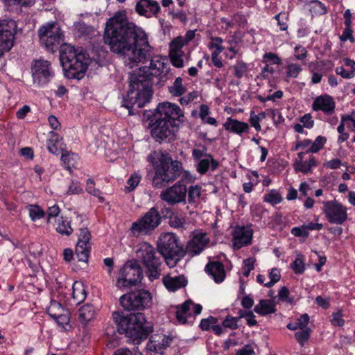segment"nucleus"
<instances>
[{
	"mask_svg": "<svg viewBox=\"0 0 355 355\" xmlns=\"http://www.w3.org/2000/svg\"><path fill=\"white\" fill-rule=\"evenodd\" d=\"M104 42L110 51L123 58L130 67L144 63L151 57V46L146 33L129 22L123 12H117L107 20Z\"/></svg>",
	"mask_w": 355,
	"mask_h": 355,
	"instance_id": "nucleus-1",
	"label": "nucleus"
},
{
	"mask_svg": "<svg viewBox=\"0 0 355 355\" xmlns=\"http://www.w3.org/2000/svg\"><path fill=\"white\" fill-rule=\"evenodd\" d=\"M170 71L168 64L159 58L151 59L150 65L139 68L130 76V89L122 101V106L128 110L130 115L139 113V109L148 103L153 94V79L164 81Z\"/></svg>",
	"mask_w": 355,
	"mask_h": 355,
	"instance_id": "nucleus-2",
	"label": "nucleus"
},
{
	"mask_svg": "<svg viewBox=\"0 0 355 355\" xmlns=\"http://www.w3.org/2000/svg\"><path fill=\"white\" fill-rule=\"evenodd\" d=\"M151 137L159 143L171 142L183 121L184 112L180 107L170 102L158 104L152 114L147 116Z\"/></svg>",
	"mask_w": 355,
	"mask_h": 355,
	"instance_id": "nucleus-3",
	"label": "nucleus"
},
{
	"mask_svg": "<svg viewBox=\"0 0 355 355\" xmlns=\"http://www.w3.org/2000/svg\"><path fill=\"white\" fill-rule=\"evenodd\" d=\"M155 175L152 185L155 189H162L174 182L181 174L182 164L178 160H173L171 155L166 150H155L148 156Z\"/></svg>",
	"mask_w": 355,
	"mask_h": 355,
	"instance_id": "nucleus-4",
	"label": "nucleus"
},
{
	"mask_svg": "<svg viewBox=\"0 0 355 355\" xmlns=\"http://www.w3.org/2000/svg\"><path fill=\"white\" fill-rule=\"evenodd\" d=\"M112 318L118 332L132 339L135 344H139L146 340L153 329L144 314L140 312L125 313L123 311H114L112 313Z\"/></svg>",
	"mask_w": 355,
	"mask_h": 355,
	"instance_id": "nucleus-5",
	"label": "nucleus"
},
{
	"mask_svg": "<svg viewBox=\"0 0 355 355\" xmlns=\"http://www.w3.org/2000/svg\"><path fill=\"white\" fill-rule=\"evenodd\" d=\"M60 60L67 78L80 80L87 69L89 57L83 50L64 44L61 46Z\"/></svg>",
	"mask_w": 355,
	"mask_h": 355,
	"instance_id": "nucleus-6",
	"label": "nucleus"
},
{
	"mask_svg": "<svg viewBox=\"0 0 355 355\" xmlns=\"http://www.w3.org/2000/svg\"><path fill=\"white\" fill-rule=\"evenodd\" d=\"M137 257L143 264L146 275L151 282L161 276L162 264L161 254L152 245L147 242L139 244L137 250Z\"/></svg>",
	"mask_w": 355,
	"mask_h": 355,
	"instance_id": "nucleus-7",
	"label": "nucleus"
},
{
	"mask_svg": "<svg viewBox=\"0 0 355 355\" xmlns=\"http://www.w3.org/2000/svg\"><path fill=\"white\" fill-rule=\"evenodd\" d=\"M157 249L170 268L175 267L185 256L184 249L178 245V238L173 233L168 232L160 236Z\"/></svg>",
	"mask_w": 355,
	"mask_h": 355,
	"instance_id": "nucleus-8",
	"label": "nucleus"
},
{
	"mask_svg": "<svg viewBox=\"0 0 355 355\" xmlns=\"http://www.w3.org/2000/svg\"><path fill=\"white\" fill-rule=\"evenodd\" d=\"M162 216L156 207H153L137 221L132 223L130 228L132 234L150 235L161 224Z\"/></svg>",
	"mask_w": 355,
	"mask_h": 355,
	"instance_id": "nucleus-9",
	"label": "nucleus"
},
{
	"mask_svg": "<svg viewBox=\"0 0 355 355\" xmlns=\"http://www.w3.org/2000/svg\"><path fill=\"white\" fill-rule=\"evenodd\" d=\"M142 279V268L135 259L128 261L119 270L116 281L119 288L136 286Z\"/></svg>",
	"mask_w": 355,
	"mask_h": 355,
	"instance_id": "nucleus-10",
	"label": "nucleus"
},
{
	"mask_svg": "<svg viewBox=\"0 0 355 355\" xmlns=\"http://www.w3.org/2000/svg\"><path fill=\"white\" fill-rule=\"evenodd\" d=\"M151 302V293L143 289L130 292L120 297L121 306L128 311L144 310L150 307Z\"/></svg>",
	"mask_w": 355,
	"mask_h": 355,
	"instance_id": "nucleus-11",
	"label": "nucleus"
},
{
	"mask_svg": "<svg viewBox=\"0 0 355 355\" xmlns=\"http://www.w3.org/2000/svg\"><path fill=\"white\" fill-rule=\"evenodd\" d=\"M40 42L46 49L51 52L55 51L63 40L62 33L59 25L55 22L48 23L38 30Z\"/></svg>",
	"mask_w": 355,
	"mask_h": 355,
	"instance_id": "nucleus-12",
	"label": "nucleus"
},
{
	"mask_svg": "<svg viewBox=\"0 0 355 355\" xmlns=\"http://www.w3.org/2000/svg\"><path fill=\"white\" fill-rule=\"evenodd\" d=\"M17 24L12 19L0 20V58L14 46Z\"/></svg>",
	"mask_w": 355,
	"mask_h": 355,
	"instance_id": "nucleus-13",
	"label": "nucleus"
},
{
	"mask_svg": "<svg viewBox=\"0 0 355 355\" xmlns=\"http://www.w3.org/2000/svg\"><path fill=\"white\" fill-rule=\"evenodd\" d=\"M31 73L33 83L40 87L47 85L55 75L51 62L42 59L34 61Z\"/></svg>",
	"mask_w": 355,
	"mask_h": 355,
	"instance_id": "nucleus-14",
	"label": "nucleus"
},
{
	"mask_svg": "<svg viewBox=\"0 0 355 355\" xmlns=\"http://www.w3.org/2000/svg\"><path fill=\"white\" fill-rule=\"evenodd\" d=\"M187 187L183 180H180L173 186L163 190L160 193L162 200L173 206L180 203L187 202Z\"/></svg>",
	"mask_w": 355,
	"mask_h": 355,
	"instance_id": "nucleus-15",
	"label": "nucleus"
},
{
	"mask_svg": "<svg viewBox=\"0 0 355 355\" xmlns=\"http://www.w3.org/2000/svg\"><path fill=\"white\" fill-rule=\"evenodd\" d=\"M324 212L329 223L341 225L347 218L345 207L336 200L327 201L324 204Z\"/></svg>",
	"mask_w": 355,
	"mask_h": 355,
	"instance_id": "nucleus-16",
	"label": "nucleus"
},
{
	"mask_svg": "<svg viewBox=\"0 0 355 355\" xmlns=\"http://www.w3.org/2000/svg\"><path fill=\"white\" fill-rule=\"evenodd\" d=\"M78 242L76 246V256L79 261L87 262L91 251V233L87 227L79 228Z\"/></svg>",
	"mask_w": 355,
	"mask_h": 355,
	"instance_id": "nucleus-17",
	"label": "nucleus"
},
{
	"mask_svg": "<svg viewBox=\"0 0 355 355\" xmlns=\"http://www.w3.org/2000/svg\"><path fill=\"white\" fill-rule=\"evenodd\" d=\"M253 230L250 227H236L233 232V246L234 249H240L251 243Z\"/></svg>",
	"mask_w": 355,
	"mask_h": 355,
	"instance_id": "nucleus-18",
	"label": "nucleus"
},
{
	"mask_svg": "<svg viewBox=\"0 0 355 355\" xmlns=\"http://www.w3.org/2000/svg\"><path fill=\"white\" fill-rule=\"evenodd\" d=\"M172 338L163 334H155L150 336L147 343L146 349L162 355L163 351L170 345Z\"/></svg>",
	"mask_w": 355,
	"mask_h": 355,
	"instance_id": "nucleus-19",
	"label": "nucleus"
},
{
	"mask_svg": "<svg viewBox=\"0 0 355 355\" xmlns=\"http://www.w3.org/2000/svg\"><path fill=\"white\" fill-rule=\"evenodd\" d=\"M209 243V239L206 234L199 233L196 234L188 241L184 250L185 254H188L191 257L199 254Z\"/></svg>",
	"mask_w": 355,
	"mask_h": 355,
	"instance_id": "nucleus-20",
	"label": "nucleus"
},
{
	"mask_svg": "<svg viewBox=\"0 0 355 355\" xmlns=\"http://www.w3.org/2000/svg\"><path fill=\"white\" fill-rule=\"evenodd\" d=\"M335 107L334 98L327 94L318 96L312 104L314 111H322L327 115H331L335 111Z\"/></svg>",
	"mask_w": 355,
	"mask_h": 355,
	"instance_id": "nucleus-21",
	"label": "nucleus"
},
{
	"mask_svg": "<svg viewBox=\"0 0 355 355\" xmlns=\"http://www.w3.org/2000/svg\"><path fill=\"white\" fill-rule=\"evenodd\" d=\"M135 10L139 15L150 17L157 15L160 10V6L155 0H139L135 6Z\"/></svg>",
	"mask_w": 355,
	"mask_h": 355,
	"instance_id": "nucleus-22",
	"label": "nucleus"
},
{
	"mask_svg": "<svg viewBox=\"0 0 355 355\" xmlns=\"http://www.w3.org/2000/svg\"><path fill=\"white\" fill-rule=\"evenodd\" d=\"M205 271L218 284L223 282L226 276L223 264L218 261H209L205 266Z\"/></svg>",
	"mask_w": 355,
	"mask_h": 355,
	"instance_id": "nucleus-23",
	"label": "nucleus"
},
{
	"mask_svg": "<svg viewBox=\"0 0 355 355\" xmlns=\"http://www.w3.org/2000/svg\"><path fill=\"white\" fill-rule=\"evenodd\" d=\"M162 282L167 290L172 292L185 287L188 283L187 278L182 275L172 277L168 274L162 278Z\"/></svg>",
	"mask_w": 355,
	"mask_h": 355,
	"instance_id": "nucleus-24",
	"label": "nucleus"
},
{
	"mask_svg": "<svg viewBox=\"0 0 355 355\" xmlns=\"http://www.w3.org/2000/svg\"><path fill=\"white\" fill-rule=\"evenodd\" d=\"M218 166V162L214 159L212 155H207V157L203 158L198 162L196 170L200 175H204L209 168L211 171H214Z\"/></svg>",
	"mask_w": 355,
	"mask_h": 355,
	"instance_id": "nucleus-25",
	"label": "nucleus"
},
{
	"mask_svg": "<svg viewBox=\"0 0 355 355\" xmlns=\"http://www.w3.org/2000/svg\"><path fill=\"white\" fill-rule=\"evenodd\" d=\"M223 126L226 130H229L238 135H241L243 132H248L249 130V125L247 123L233 119L231 117L227 119L226 122L223 124Z\"/></svg>",
	"mask_w": 355,
	"mask_h": 355,
	"instance_id": "nucleus-26",
	"label": "nucleus"
},
{
	"mask_svg": "<svg viewBox=\"0 0 355 355\" xmlns=\"http://www.w3.org/2000/svg\"><path fill=\"white\" fill-rule=\"evenodd\" d=\"M95 309L92 304L82 306L78 311V319L83 324H86L94 319Z\"/></svg>",
	"mask_w": 355,
	"mask_h": 355,
	"instance_id": "nucleus-27",
	"label": "nucleus"
},
{
	"mask_svg": "<svg viewBox=\"0 0 355 355\" xmlns=\"http://www.w3.org/2000/svg\"><path fill=\"white\" fill-rule=\"evenodd\" d=\"M254 311L261 315L274 313L276 311L275 304L272 300H261L254 306Z\"/></svg>",
	"mask_w": 355,
	"mask_h": 355,
	"instance_id": "nucleus-28",
	"label": "nucleus"
},
{
	"mask_svg": "<svg viewBox=\"0 0 355 355\" xmlns=\"http://www.w3.org/2000/svg\"><path fill=\"white\" fill-rule=\"evenodd\" d=\"M317 166V162L314 157L309 158L308 161H295L293 168L296 172H302L304 174L312 173V168Z\"/></svg>",
	"mask_w": 355,
	"mask_h": 355,
	"instance_id": "nucleus-29",
	"label": "nucleus"
},
{
	"mask_svg": "<svg viewBox=\"0 0 355 355\" xmlns=\"http://www.w3.org/2000/svg\"><path fill=\"white\" fill-rule=\"evenodd\" d=\"M191 304H193L192 301L189 300L177 306L176 318L180 323H187V317L191 316L190 306Z\"/></svg>",
	"mask_w": 355,
	"mask_h": 355,
	"instance_id": "nucleus-30",
	"label": "nucleus"
},
{
	"mask_svg": "<svg viewBox=\"0 0 355 355\" xmlns=\"http://www.w3.org/2000/svg\"><path fill=\"white\" fill-rule=\"evenodd\" d=\"M55 230L60 234L68 236L72 234L73 229L71 226V221L67 218L61 216L56 221Z\"/></svg>",
	"mask_w": 355,
	"mask_h": 355,
	"instance_id": "nucleus-31",
	"label": "nucleus"
},
{
	"mask_svg": "<svg viewBox=\"0 0 355 355\" xmlns=\"http://www.w3.org/2000/svg\"><path fill=\"white\" fill-rule=\"evenodd\" d=\"M188 203L191 205H197L202 196V187L196 184L191 185L187 188Z\"/></svg>",
	"mask_w": 355,
	"mask_h": 355,
	"instance_id": "nucleus-32",
	"label": "nucleus"
},
{
	"mask_svg": "<svg viewBox=\"0 0 355 355\" xmlns=\"http://www.w3.org/2000/svg\"><path fill=\"white\" fill-rule=\"evenodd\" d=\"M55 138H51L48 142V150L50 153L54 155H59L60 152L64 150L62 148V144L60 142L59 137L55 133L52 132Z\"/></svg>",
	"mask_w": 355,
	"mask_h": 355,
	"instance_id": "nucleus-33",
	"label": "nucleus"
},
{
	"mask_svg": "<svg viewBox=\"0 0 355 355\" xmlns=\"http://www.w3.org/2000/svg\"><path fill=\"white\" fill-rule=\"evenodd\" d=\"M169 92L175 96H180L186 92V88L182 85V79L180 77H178L173 85L168 87Z\"/></svg>",
	"mask_w": 355,
	"mask_h": 355,
	"instance_id": "nucleus-34",
	"label": "nucleus"
},
{
	"mask_svg": "<svg viewBox=\"0 0 355 355\" xmlns=\"http://www.w3.org/2000/svg\"><path fill=\"white\" fill-rule=\"evenodd\" d=\"M263 200L265 202L275 205L282 201V198L279 191L272 189L267 194H265Z\"/></svg>",
	"mask_w": 355,
	"mask_h": 355,
	"instance_id": "nucleus-35",
	"label": "nucleus"
},
{
	"mask_svg": "<svg viewBox=\"0 0 355 355\" xmlns=\"http://www.w3.org/2000/svg\"><path fill=\"white\" fill-rule=\"evenodd\" d=\"M327 142V138L322 136H318L315 141L312 142L310 148L306 150V153H316L320 150Z\"/></svg>",
	"mask_w": 355,
	"mask_h": 355,
	"instance_id": "nucleus-36",
	"label": "nucleus"
},
{
	"mask_svg": "<svg viewBox=\"0 0 355 355\" xmlns=\"http://www.w3.org/2000/svg\"><path fill=\"white\" fill-rule=\"evenodd\" d=\"M186 223V220L184 216L180 214H174L169 218L168 224L171 227L182 228Z\"/></svg>",
	"mask_w": 355,
	"mask_h": 355,
	"instance_id": "nucleus-37",
	"label": "nucleus"
},
{
	"mask_svg": "<svg viewBox=\"0 0 355 355\" xmlns=\"http://www.w3.org/2000/svg\"><path fill=\"white\" fill-rule=\"evenodd\" d=\"M141 175L135 173L132 174L127 181V186L125 187V191L126 193L132 191L139 184L141 180Z\"/></svg>",
	"mask_w": 355,
	"mask_h": 355,
	"instance_id": "nucleus-38",
	"label": "nucleus"
},
{
	"mask_svg": "<svg viewBox=\"0 0 355 355\" xmlns=\"http://www.w3.org/2000/svg\"><path fill=\"white\" fill-rule=\"evenodd\" d=\"M291 268L295 274H302L305 270L303 255L299 254L295 260L291 264Z\"/></svg>",
	"mask_w": 355,
	"mask_h": 355,
	"instance_id": "nucleus-39",
	"label": "nucleus"
},
{
	"mask_svg": "<svg viewBox=\"0 0 355 355\" xmlns=\"http://www.w3.org/2000/svg\"><path fill=\"white\" fill-rule=\"evenodd\" d=\"M311 331L310 328H305L295 334V337L301 346H304V343L310 338Z\"/></svg>",
	"mask_w": 355,
	"mask_h": 355,
	"instance_id": "nucleus-40",
	"label": "nucleus"
},
{
	"mask_svg": "<svg viewBox=\"0 0 355 355\" xmlns=\"http://www.w3.org/2000/svg\"><path fill=\"white\" fill-rule=\"evenodd\" d=\"M186 44L184 37L179 36L173 40L170 43V51L169 52H178L183 53L182 48Z\"/></svg>",
	"mask_w": 355,
	"mask_h": 355,
	"instance_id": "nucleus-41",
	"label": "nucleus"
},
{
	"mask_svg": "<svg viewBox=\"0 0 355 355\" xmlns=\"http://www.w3.org/2000/svg\"><path fill=\"white\" fill-rule=\"evenodd\" d=\"M29 216L32 220L35 221L40 219L45 216L44 211L38 205H30L29 207Z\"/></svg>",
	"mask_w": 355,
	"mask_h": 355,
	"instance_id": "nucleus-42",
	"label": "nucleus"
},
{
	"mask_svg": "<svg viewBox=\"0 0 355 355\" xmlns=\"http://www.w3.org/2000/svg\"><path fill=\"white\" fill-rule=\"evenodd\" d=\"M65 312L61 304L53 301L51 302L50 306L47 309L48 315L53 319L57 316L58 313Z\"/></svg>",
	"mask_w": 355,
	"mask_h": 355,
	"instance_id": "nucleus-43",
	"label": "nucleus"
},
{
	"mask_svg": "<svg viewBox=\"0 0 355 355\" xmlns=\"http://www.w3.org/2000/svg\"><path fill=\"white\" fill-rule=\"evenodd\" d=\"M232 69L234 70V75L239 79L241 78L248 71L247 64L242 61L237 62L232 67Z\"/></svg>",
	"mask_w": 355,
	"mask_h": 355,
	"instance_id": "nucleus-44",
	"label": "nucleus"
},
{
	"mask_svg": "<svg viewBox=\"0 0 355 355\" xmlns=\"http://www.w3.org/2000/svg\"><path fill=\"white\" fill-rule=\"evenodd\" d=\"M95 182L92 179H88L87 181L86 190L87 191L99 198L101 202L104 200V198L101 196V191L98 189L94 187Z\"/></svg>",
	"mask_w": 355,
	"mask_h": 355,
	"instance_id": "nucleus-45",
	"label": "nucleus"
},
{
	"mask_svg": "<svg viewBox=\"0 0 355 355\" xmlns=\"http://www.w3.org/2000/svg\"><path fill=\"white\" fill-rule=\"evenodd\" d=\"M183 55H184V53L169 52V57H170L172 64L178 68L183 67V66H184V61L182 59Z\"/></svg>",
	"mask_w": 355,
	"mask_h": 355,
	"instance_id": "nucleus-46",
	"label": "nucleus"
},
{
	"mask_svg": "<svg viewBox=\"0 0 355 355\" xmlns=\"http://www.w3.org/2000/svg\"><path fill=\"white\" fill-rule=\"evenodd\" d=\"M269 277L270 281L264 284V286L268 288L272 287L275 285V284L279 281L281 278V274L279 269L277 268H272L269 272Z\"/></svg>",
	"mask_w": 355,
	"mask_h": 355,
	"instance_id": "nucleus-47",
	"label": "nucleus"
},
{
	"mask_svg": "<svg viewBox=\"0 0 355 355\" xmlns=\"http://www.w3.org/2000/svg\"><path fill=\"white\" fill-rule=\"evenodd\" d=\"M223 42V40L221 37H211V42L209 44V48L216 49L213 53H221L225 49V48L221 45Z\"/></svg>",
	"mask_w": 355,
	"mask_h": 355,
	"instance_id": "nucleus-48",
	"label": "nucleus"
},
{
	"mask_svg": "<svg viewBox=\"0 0 355 355\" xmlns=\"http://www.w3.org/2000/svg\"><path fill=\"white\" fill-rule=\"evenodd\" d=\"M262 62L269 64H280L282 60L277 54L269 52L263 55Z\"/></svg>",
	"mask_w": 355,
	"mask_h": 355,
	"instance_id": "nucleus-49",
	"label": "nucleus"
},
{
	"mask_svg": "<svg viewBox=\"0 0 355 355\" xmlns=\"http://www.w3.org/2000/svg\"><path fill=\"white\" fill-rule=\"evenodd\" d=\"M255 258L250 257L243 261V275L248 277L250 272L254 268Z\"/></svg>",
	"mask_w": 355,
	"mask_h": 355,
	"instance_id": "nucleus-50",
	"label": "nucleus"
},
{
	"mask_svg": "<svg viewBox=\"0 0 355 355\" xmlns=\"http://www.w3.org/2000/svg\"><path fill=\"white\" fill-rule=\"evenodd\" d=\"M302 69V67L297 64H288L286 67V76L290 78H297Z\"/></svg>",
	"mask_w": 355,
	"mask_h": 355,
	"instance_id": "nucleus-51",
	"label": "nucleus"
},
{
	"mask_svg": "<svg viewBox=\"0 0 355 355\" xmlns=\"http://www.w3.org/2000/svg\"><path fill=\"white\" fill-rule=\"evenodd\" d=\"M289 295L290 291L286 286L282 287L279 291L278 297L280 301L292 304L293 302V299L290 297Z\"/></svg>",
	"mask_w": 355,
	"mask_h": 355,
	"instance_id": "nucleus-52",
	"label": "nucleus"
},
{
	"mask_svg": "<svg viewBox=\"0 0 355 355\" xmlns=\"http://www.w3.org/2000/svg\"><path fill=\"white\" fill-rule=\"evenodd\" d=\"M56 321L58 325L64 327L65 324H68L69 322V315L67 311L58 313L57 316L53 318Z\"/></svg>",
	"mask_w": 355,
	"mask_h": 355,
	"instance_id": "nucleus-53",
	"label": "nucleus"
},
{
	"mask_svg": "<svg viewBox=\"0 0 355 355\" xmlns=\"http://www.w3.org/2000/svg\"><path fill=\"white\" fill-rule=\"evenodd\" d=\"M238 317H232L230 315H227L226 318L223 320V325L225 327L234 330L238 328Z\"/></svg>",
	"mask_w": 355,
	"mask_h": 355,
	"instance_id": "nucleus-54",
	"label": "nucleus"
},
{
	"mask_svg": "<svg viewBox=\"0 0 355 355\" xmlns=\"http://www.w3.org/2000/svg\"><path fill=\"white\" fill-rule=\"evenodd\" d=\"M218 320L216 318L209 316L208 318L202 319L200 324V327L203 331H207L210 329L211 326L217 322Z\"/></svg>",
	"mask_w": 355,
	"mask_h": 355,
	"instance_id": "nucleus-55",
	"label": "nucleus"
},
{
	"mask_svg": "<svg viewBox=\"0 0 355 355\" xmlns=\"http://www.w3.org/2000/svg\"><path fill=\"white\" fill-rule=\"evenodd\" d=\"M275 19L277 21V24L281 31H286L288 28L287 26V14L284 12H280L278 15H275Z\"/></svg>",
	"mask_w": 355,
	"mask_h": 355,
	"instance_id": "nucleus-56",
	"label": "nucleus"
},
{
	"mask_svg": "<svg viewBox=\"0 0 355 355\" xmlns=\"http://www.w3.org/2000/svg\"><path fill=\"white\" fill-rule=\"evenodd\" d=\"M207 155H211V154H208L207 153V148L205 147H203L202 150L194 148L192 150V157L193 159L196 162H198L199 160L207 157Z\"/></svg>",
	"mask_w": 355,
	"mask_h": 355,
	"instance_id": "nucleus-57",
	"label": "nucleus"
},
{
	"mask_svg": "<svg viewBox=\"0 0 355 355\" xmlns=\"http://www.w3.org/2000/svg\"><path fill=\"white\" fill-rule=\"evenodd\" d=\"M312 9L314 10L315 12L319 15H324L327 12V8L324 3L318 0H314L311 1Z\"/></svg>",
	"mask_w": 355,
	"mask_h": 355,
	"instance_id": "nucleus-58",
	"label": "nucleus"
},
{
	"mask_svg": "<svg viewBox=\"0 0 355 355\" xmlns=\"http://www.w3.org/2000/svg\"><path fill=\"white\" fill-rule=\"evenodd\" d=\"M75 28L80 35H89L91 32V27L83 21L77 22Z\"/></svg>",
	"mask_w": 355,
	"mask_h": 355,
	"instance_id": "nucleus-59",
	"label": "nucleus"
},
{
	"mask_svg": "<svg viewBox=\"0 0 355 355\" xmlns=\"http://www.w3.org/2000/svg\"><path fill=\"white\" fill-rule=\"evenodd\" d=\"M331 322L333 325L342 327L344 325L345 320L343 319V314L340 311H338L336 313H334L332 314V318Z\"/></svg>",
	"mask_w": 355,
	"mask_h": 355,
	"instance_id": "nucleus-60",
	"label": "nucleus"
},
{
	"mask_svg": "<svg viewBox=\"0 0 355 355\" xmlns=\"http://www.w3.org/2000/svg\"><path fill=\"white\" fill-rule=\"evenodd\" d=\"M295 58L298 60H303L307 56V51L302 46H296L295 47Z\"/></svg>",
	"mask_w": 355,
	"mask_h": 355,
	"instance_id": "nucleus-61",
	"label": "nucleus"
},
{
	"mask_svg": "<svg viewBox=\"0 0 355 355\" xmlns=\"http://www.w3.org/2000/svg\"><path fill=\"white\" fill-rule=\"evenodd\" d=\"M291 234L297 237L302 236L304 238H307L309 234V233L306 231L304 225L292 228Z\"/></svg>",
	"mask_w": 355,
	"mask_h": 355,
	"instance_id": "nucleus-62",
	"label": "nucleus"
},
{
	"mask_svg": "<svg viewBox=\"0 0 355 355\" xmlns=\"http://www.w3.org/2000/svg\"><path fill=\"white\" fill-rule=\"evenodd\" d=\"M198 96L197 92H192L188 94L187 96H184L180 98L179 101L182 105H187L191 101H194Z\"/></svg>",
	"mask_w": 355,
	"mask_h": 355,
	"instance_id": "nucleus-63",
	"label": "nucleus"
},
{
	"mask_svg": "<svg viewBox=\"0 0 355 355\" xmlns=\"http://www.w3.org/2000/svg\"><path fill=\"white\" fill-rule=\"evenodd\" d=\"M254 354L253 347L251 345H245L236 352V355H253Z\"/></svg>",
	"mask_w": 355,
	"mask_h": 355,
	"instance_id": "nucleus-64",
	"label": "nucleus"
}]
</instances>
